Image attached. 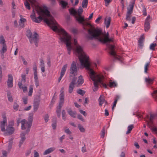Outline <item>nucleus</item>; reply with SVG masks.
I'll use <instances>...</instances> for the list:
<instances>
[{
    "label": "nucleus",
    "mask_w": 157,
    "mask_h": 157,
    "mask_svg": "<svg viewBox=\"0 0 157 157\" xmlns=\"http://www.w3.org/2000/svg\"><path fill=\"white\" fill-rule=\"evenodd\" d=\"M32 6L33 7H35V10L39 15L38 17H36L34 10L33 9L32 13L30 16L33 21L39 23L43 20L44 22L47 24L52 30L57 32L62 28L56 22L47 8L43 10L38 5V3Z\"/></svg>",
    "instance_id": "f257e3e1"
},
{
    "label": "nucleus",
    "mask_w": 157,
    "mask_h": 157,
    "mask_svg": "<svg viewBox=\"0 0 157 157\" xmlns=\"http://www.w3.org/2000/svg\"><path fill=\"white\" fill-rule=\"evenodd\" d=\"M88 33L89 35L87 36V37L89 40L96 39L100 42L104 44L113 41L112 39L109 38L108 33L106 34L105 38L104 39L102 38L101 36V35H103L102 31L98 29H94L93 30L88 29Z\"/></svg>",
    "instance_id": "f03ea898"
},
{
    "label": "nucleus",
    "mask_w": 157,
    "mask_h": 157,
    "mask_svg": "<svg viewBox=\"0 0 157 157\" xmlns=\"http://www.w3.org/2000/svg\"><path fill=\"white\" fill-rule=\"evenodd\" d=\"M90 67V64L83 67H86L89 71L90 77L94 82V84L95 88L93 89V91L94 92L97 90L98 87V83H99L101 86L102 85L104 88H107L106 84L104 83V81L103 80L104 77L103 75H100L95 73Z\"/></svg>",
    "instance_id": "7ed1b4c3"
},
{
    "label": "nucleus",
    "mask_w": 157,
    "mask_h": 157,
    "mask_svg": "<svg viewBox=\"0 0 157 157\" xmlns=\"http://www.w3.org/2000/svg\"><path fill=\"white\" fill-rule=\"evenodd\" d=\"M74 44L75 46L74 50L81 65L82 67H85L86 65L90 64L88 61L89 57L84 52L81 46L78 44L77 41L75 39H74Z\"/></svg>",
    "instance_id": "20e7f679"
},
{
    "label": "nucleus",
    "mask_w": 157,
    "mask_h": 157,
    "mask_svg": "<svg viewBox=\"0 0 157 157\" xmlns=\"http://www.w3.org/2000/svg\"><path fill=\"white\" fill-rule=\"evenodd\" d=\"M69 11L70 14L75 16L76 20L79 24L82 25L83 29L86 30L85 26L88 25L89 23L85 21L84 16H81L83 12V10L82 7L80 6L77 11L73 8L69 9Z\"/></svg>",
    "instance_id": "39448f33"
},
{
    "label": "nucleus",
    "mask_w": 157,
    "mask_h": 157,
    "mask_svg": "<svg viewBox=\"0 0 157 157\" xmlns=\"http://www.w3.org/2000/svg\"><path fill=\"white\" fill-rule=\"evenodd\" d=\"M59 34L62 35L60 36L59 39L60 42L65 43L66 46L68 51V54H70L71 51L73 49L71 45V36L69 35L67 33L63 28L59 29V30L57 32Z\"/></svg>",
    "instance_id": "423d86ee"
},
{
    "label": "nucleus",
    "mask_w": 157,
    "mask_h": 157,
    "mask_svg": "<svg viewBox=\"0 0 157 157\" xmlns=\"http://www.w3.org/2000/svg\"><path fill=\"white\" fill-rule=\"evenodd\" d=\"M109 48L110 51L109 52V54L111 56H112L115 59H118L119 61H121L122 57L117 55L116 54V52L115 51V46L112 44H109Z\"/></svg>",
    "instance_id": "0eeeda50"
},
{
    "label": "nucleus",
    "mask_w": 157,
    "mask_h": 157,
    "mask_svg": "<svg viewBox=\"0 0 157 157\" xmlns=\"http://www.w3.org/2000/svg\"><path fill=\"white\" fill-rule=\"evenodd\" d=\"M70 70V74L73 75L74 76L77 75L78 70L76 66V62L75 61H73L72 63L71 64Z\"/></svg>",
    "instance_id": "6e6552de"
},
{
    "label": "nucleus",
    "mask_w": 157,
    "mask_h": 157,
    "mask_svg": "<svg viewBox=\"0 0 157 157\" xmlns=\"http://www.w3.org/2000/svg\"><path fill=\"white\" fill-rule=\"evenodd\" d=\"M33 69L34 71V82L36 87H37L39 86V81L37 76V67L36 63H34Z\"/></svg>",
    "instance_id": "1a4fd4ad"
},
{
    "label": "nucleus",
    "mask_w": 157,
    "mask_h": 157,
    "mask_svg": "<svg viewBox=\"0 0 157 157\" xmlns=\"http://www.w3.org/2000/svg\"><path fill=\"white\" fill-rule=\"evenodd\" d=\"M150 21V16L148 15L145 20L144 24V31L145 32H147L150 29V26L149 22Z\"/></svg>",
    "instance_id": "9d476101"
},
{
    "label": "nucleus",
    "mask_w": 157,
    "mask_h": 157,
    "mask_svg": "<svg viewBox=\"0 0 157 157\" xmlns=\"http://www.w3.org/2000/svg\"><path fill=\"white\" fill-rule=\"evenodd\" d=\"M136 0H132V1L131 2L130 4L129 5V7H127V11L126 14H131L133 11V8L135 5Z\"/></svg>",
    "instance_id": "9b49d317"
},
{
    "label": "nucleus",
    "mask_w": 157,
    "mask_h": 157,
    "mask_svg": "<svg viewBox=\"0 0 157 157\" xmlns=\"http://www.w3.org/2000/svg\"><path fill=\"white\" fill-rule=\"evenodd\" d=\"M38 99H35L33 102V111L35 112L38 109L40 104V96H38Z\"/></svg>",
    "instance_id": "f8f14e48"
},
{
    "label": "nucleus",
    "mask_w": 157,
    "mask_h": 157,
    "mask_svg": "<svg viewBox=\"0 0 157 157\" xmlns=\"http://www.w3.org/2000/svg\"><path fill=\"white\" fill-rule=\"evenodd\" d=\"M6 131V134L7 135H10L14 133L15 131V128L13 127L10 126V125H7Z\"/></svg>",
    "instance_id": "ddd939ff"
},
{
    "label": "nucleus",
    "mask_w": 157,
    "mask_h": 157,
    "mask_svg": "<svg viewBox=\"0 0 157 157\" xmlns=\"http://www.w3.org/2000/svg\"><path fill=\"white\" fill-rule=\"evenodd\" d=\"M6 123V117H3V121L0 122V128L2 132H4L6 131L5 126Z\"/></svg>",
    "instance_id": "4468645a"
},
{
    "label": "nucleus",
    "mask_w": 157,
    "mask_h": 157,
    "mask_svg": "<svg viewBox=\"0 0 157 157\" xmlns=\"http://www.w3.org/2000/svg\"><path fill=\"white\" fill-rule=\"evenodd\" d=\"M39 36L38 34L36 32H34L33 37V42L35 43L36 47L38 46V43L39 41Z\"/></svg>",
    "instance_id": "2eb2a0df"
},
{
    "label": "nucleus",
    "mask_w": 157,
    "mask_h": 157,
    "mask_svg": "<svg viewBox=\"0 0 157 157\" xmlns=\"http://www.w3.org/2000/svg\"><path fill=\"white\" fill-rule=\"evenodd\" d=\"M26 36L28 38L31 44L33 43V34L30 30H28L27 32Z\"/></svg>",
    "instance_id": "dca6fc26"
},
{
    "label": "nucleus",
    "mask_w": 157,
    "mask_h": 157,
    "mask_svg": "<svg viewBox=\"0 0 157 157\" xmlns=\"http://www.w3.org/2000/svg\"><path fill=\"white\" fill-rule=\"evenodd\" d=\"M25 133L24 132L21 133L20 135L21 139L19 142V147H21L22 144H23L26 139L25 136Z\"/></svg>",
    "instance_id": "f3484780"
},
{
    "label": "nucleus",
    "mask_w": 157,
    "mask_h": 157,
    "mask_svg": "<svg viewBox=\"0 0 157 157\" xmlns=\"http://www.w3.org/2000/svg\"><path fill=\"white\" fill-rule=\"evenodd\" d=\"M156 116V115L155 114H150V118H149V116L148 115H147V117L149 119V122L147 121V124H151L150 126L151 127V125L153 124V121L152 120L153 119H154L155 117Z\"/></svg>",
    "instance_id": "a211bd4d"
},
{
    "label": "nucleus",
    "mask_w": 157,
    "mask_h": 157,
    "mask_svg": "<svg viewBox=\"0 0 157 157\" xmlns=\"http://www.w3.org/2000/svg\"><path fill=\"white\" fill-rule=\"evenodd\" d=\"M111 21V17H106L105 19L104 24L106 25L107 28L109 27Z\"/></svg>",
    "instance_id": "6ab92c4d"
},
{
    "label": "nucleus",
    "mask_w": 157,
    "mask_h": 157,
    "mask_svg": "<svg viewBox=\"0 0 157 157\" xmlns=\"http://www.w3.org/2000/svg\"><path fill=\"white\" fill-rule=\"evenodd\" d=\"M67 111L68 114L71 117L74 118L76 117V111H73L71 108L68 109Z\"/></svg>",
    "instance_id": "aec40b11"
},
{
    "label": "nucleus",
    "mask_w": 157,
    "mask_h": 157,
    "mask_svg": "<svg viewBox=\"0 0 157 157\" xmlns=\"http://www.w3.org/2000/svg\"><path fill=\"white\" fill-rule=\"evenodd\" d=\"M144 35L141 36L138 42V45L140 48L142 49L143 46V43L144 42Z\"/></svg>",
    "instance_id": "412c9836"
},
{
    "label": "nucleus",
    "mask_w": 157,
    "mask_h": 157,
    "mask_svg": "<svg viewBox=\"0 0 157 157\" xmlns=\"http://www.w3.org/2000/svg\"><path fill=\"white\" fill-rule=\"evenodd\" d=\"M18 86L20 89H23V92L24 93L26 92L27 91V87L26 86H25L24 87H23L22 86V82H18Z\"/></svg>",
    "instance_id": "4be33fe9"
},
{
    "label": "nucleus",
    "mask_w": 157,
    "mask_h": 157,
    "mask_svg": "<svg viewBox=\"0 0 157 157\" xmlns=\"http://www.w3.org/2000/svg\"><path fill=\"white\" fill-rule=\"evenodd\" d=\"M33 115L30 114L28 117V121L27 122V124L29 125H32V122L33 119Z\"/></svg>",
    "instance_id": "5701e85b"
},
{
    "label": "nucleus",
    "mask_w": 157,
    "mask_h": 157,
    "mask_svg": "<svg viewBox=\"0 0 157 157\" xmlns=\"http://www.w3.org/2000/svg\"><path fill=\"white\" fill-rule=\"evenodd\" d=\"M98 101L99 102V105L101 106L104 102L105 101L104 97L103 95H101L98 99Z\"/></svg>",
    "instance_id": "b1692460"
},
{
    "label": "nucleus",
    "mask_w": 157,
    "mask_h": 157,
    "mask_svg": "<svg viewBox=\"0 0 157 157\" xmlns=\"http://www.w3.org/2000/svg\"><path fill=\"white\" fill-rule=\"evenodd\" d=\"M55 149L54 147H51L46 150L43 153V155H45L48 154L53 151Z\"/></svg>",
    "instance_id": "393cba45"
},
{
    "label": "nucleus",
    "mask_w": 157,
    "mask_h": 157,
    "mask_svg": "<svg viewBox=\"0 0 157 157\" xmlns=\"http://www.w3.org/2000/svg\"><path fill=\"white\" fill-rule=\"evenodd\" d=\"M68 3L66 1L61 0L60 1V5L63 9H65Z\"/></svg>",
    "instance_id": "a878e982"
},
{
    "label": "nucleus",
    "mask_w": 157,
    "mask_h": 157,
    "mask_svg": "<svg viewBox=\"0 0 157 157\" xmlns=\"http://www.w3.org/2000/svg\"><path fill=\"white\" fill-rule=\"evenodd\" d=\"M78 79L77 82L78 85H81L84 82V79L82 75H80L78 77Z\"/></svg>",
    "instance_id": "bb28decb"
},
{
    "label": "nucleus",
    "mask_w": 157,
    "mask_h": 157,
    "mask_svg": "<svg viewBox=\"0 0 157 157\" xmlns=\"http://www.w3.org/2000/svg\"><path fill=\"white\" fill-rule=\"evenodd\" d=\"M12 140V139H11V140L9 141V143L8 144L7 151L9 152L12 149L13 145V142Z\"/></svg>",
    "instance_id": "cd10ccee"
},
{
    "label": "nucleus",
    "mask_w": 157,
    "mask_h": 157,
    "mask_svg": "<svg viewBox=\"0 0 157 157\" xmlns=\"http://www.w3.org/2000/svg\"><path fill=\"white\" fill-rule=\"evenodd\" d=\"M67 64H66L64 65L62 67V70L61 71L60 74H62L64 75L66 71L67 68Z\"/></svg>",
    "instance_id": "c85d7f7f"
},
{
    "label": "nucleus",
    "mask_w": 157,
    "mask_h": 157,
    "mask_svg": "<svg viewBox=\"0 0 157 157\" xmlns=\"http://www.w3.org/2000/svg\"><path fill=\"white\" fill-rule=\"evenodd\" d=\"M7 51V47L6 44L3 45L2 49L1 50L0 52L1 54L3 56H4V53L6 52Z\"/></svg>",
    "instance_id": "c756f323"
},
{
    "label": "nucleus",
    "mask_w": 157,
    "mask_h": 157,
    "mask_svg": "<svg viewBox=\"0 0 157 157\" xmlns=\"http://www.w3.org/2000/svg\"><path fill=\"white\" fill-rule=\"evenodd\" d=\"M134 128V125L133 124H131L128 127V130L126 132V134H128L130 133L132 129Z\"/></svg>",
    "instance_id": "7c9ffc66"
},
{
    "label": "nucleus",
    "mask_w": 157,
    "mask_h": 157,
    "mask_svg": "<svg viewBox=\"0 0 157 157\" xmlns=\"http://www.w3.org/2000/svg\"><path fill=\"white\" fill-rule=\"evenodd\" d=\"M7 96L9 101L12 102L13 101V98L11 93L9 92H7Z\"/></svg>",
    "instance_id": "2f4dec72"
},
{
    "label": "nucleus",
    "mask_w": 157,
    "mask_h": 157,
    "mask_svg": "<svg viewBox=\"0 0 157 157\" xmlns=\"http://www.w3.org/2000/svg\"><path fill=\"white\" fill-rule=\"evenodd\" d=\"M154 79H152L151 78H145V82L149 84H151L153 83V81Z\"/></svg>",
    "instance_id": "473e14b6"
},
{
    "label": "nucleus",
    "mask_w": 157,
    "mask_h": 157,
    "mask_svg": "<svg viewBox=\"0 0 157 157\" xmlns=\"http://www.w3.org/2000/svg\"><path fill=\"white\" fill-rule=\"evenodd\" d=\"M33 86L31 85L29 86V90L28 95L29 96H32L33 92Z\"/></svg>",
    "instance_id": "72a5a7b5"
},
{
    "label": "nucleus",
    "mask_w": 157,
    "mask_h": 157,
    "mask_svg": "<svg viewBox=\"0 0 157 157\" xmlns=\"http://www.w3.org/2000/svg\"><path fill=\"white\" fill-rule=\"evenodd\" d=\"M24 5L25 6L26 8L28 9L29 10L31 9V7L30 6V5L29 2L27 1L26 0L24 2Z\"/></svg>",
    "instance_id": "f704fd0d"
},
{
    "label": "nucleus",
    "mask_w": 157,
    "mask_h": 157,
    "mask_svg": "<svg viewBox=\"0 0 157 157\" xmlns=\"http://www.w3.org/2000/svg\"><path fill=\"white\" fill-rule=\"evenodd\" d=\"M5 40L4 39V38L3 36H0V42L1 44H2L3 45H4V44H6L5 43Z\"/></svg>",
    "instance_id": "c9c22d12"
},
{
    "label": "nucleus",
    "mask_w": 157,
    "mask_h": 157,
    "mask_svg": "<svg viewBox=\"0 0 157 157\" xmlns=\"http://www.w3.org/2000/svg\"><path fill=\"white\" fill-rule=\"evenodd\" d=\"M86 92L85 91L81 89H79L77 91V93L80 95L83 96L85 94Z\"/></svg>",
    "instance_id": "e433bc0d"
},
{
    "label": "nucleus",
    "mask_w": 157,
    "mask_h": 157,
    "mask_svg": "<svg viewBox=\"0 0 157 157\" xmlns=\"http://www.w3.org/2000/svg\"><path fill=\"white\" fill-rule=\"evenodd\" d=\"M62 116L63 119L65 121L66 117V112L64 110H62Z\"/></svg>",
    "instance_id": "4c0bfd02"
},
{
    "label": "nucleus",
    "mask_w": 157,
    "mask_h": 157,
    "mask_svg": "<svg viewBox=\"0 0 157 157\" xmlns=\"http://www.w3.org/2000/svg\"><path fill=\"white\" fill-rule=\"evenodd\" d=\"M7 86L8 88H12L13 86V81L7 80Z\"/></svg>",
    "instance_id": "58836bf2"
},
{
    "label": "nucleus",
    "mask_w": 157,
    "mask_h": 157,
    "mask_svg": "<svg viewBox=\"0 0 157 157\" xmlns=\"http://www.w3.org/2000/svg\"><path fill=\"white\" fill-rule=\"evenodd\" d=\"M75 87L74 85H72L70 84L69 87V92L70 93H71L73 91L74 88Z\"/></svg>",
    "instance_id": "ea45409f"
},
{
    "label": "nucleus",
    "mask_w": 157,
    "mask_h": 157,
    "mask_svg": "<svg viewBox=\"0 0 157 157\" xmlns=\"http://www.w3.org/2000/svg\"><path fill=\"white\" fill-rule=\"evenodd\" d=\"M157 46L156 43H152L151 44L150 46V49L153 51L155 50V48Z\"/></svg>",
    "instance_id": "a19ab883"
},
{
    "label": "nucleus",
    "mask_w": 157,
    "mask_h": 157,
    "mask_svg": "<svg viewBox=\"0 0 157 157\" xmlns=\"http://www.w3.org/2000/svg\"><path fill=\"white\" fill-rule=\"evenodd\" d=\"M78 127L81 132H85V128L81 125L80 124H78Z\"/></svg>",
    "instance_id": "79ce46f5"
},
{
    "label": "nucleus",
    "mask_w": 157,
    "mask_h": 157,
    "mask_svg": "<svg viewBox=\"0 0 157 157\" xmlns=\"http://www.w3.org/2000/svg\"><path fill=\"white\" fill-rule=\"evenodd\" d=\"M142 8H143V14L145 16H146L147 15V13L146 12V9L145 7V6L144 5H142Z\"/></svg>",
    "instance_id": "37998d69"
},
{
    "label": "nucleus",
    "mask_w": 157,
    "mask_h": 157,
    "mask_svg": "<svg viewBox=\"0 0 157 157\" xmlns=\"http://www.w3.org/2000/svg\"><path fill=\"white\" fill-rule=\"evenodd\" d=\"M150 65V62H147L145 65L144 67V72L146 73H147V71L148 70L147 67Z\"/></svg>",
    "instance_id": "c03bdc74"
},
{
    "label": "nucleus",
    "mask_w": 157,
    "mask_h": 157,
    "mask_svg": "<svg viewBox=\"0 0 157 157\" xmlns=\"http://www.w3.org/2000/svg\"><path fill=\"white\" fill-rule=\"evenodd\" d=\"M150 65V62H147L145 65L144 67V72L146 73H147V71L148 70L147 67Z\"/></svg>",
    "instance_id": "a18cd8bd"
},
{
    "label": "nucleus",
    "mask_w": 157,
    "mask_h": 157,
    "mask_svg": "<svg viewBox=\"0 0 157 157\" xmlns=\"http://www.w3.org/2000/svg\"><path fill=\"white\" fill-rule=\"evenodd\" d=\"M77 78L74 77L72 79L71 82L70 84L72 85H74L75 84L77 81Z\"/></svg>",
    "instance_id": "49530a36"
},
{
    "label": "nucleus",
    "mask_w": 157,
    "mask_h": 157,
    "mask_svg": "<svg viewBox=\"0 0 157 157\" xmlns=\"http://www.w3.org/2000/svg\"><path fill=\"white\" fill-rule=\"evenodd\" d=\"M19 105L16 102H15L13 106V108L14 110L17 111L18 110Z\"/></svg>",
    "instance_id": "de8ad7c7"
},
{
    "label": "nucleus",
    "mask_w": 157,
    "mask_h": 157,
    "mask_svg": "<svg viewBox=\"0 0 157 157\" xmlns=\"http://www.w3.org/2000/svg\"><path fill=\"white\" fill-rule=\"evenodd\" d=\"M88 2L82 1V7L83 8H86L87 6Z\"/></svg>",
    "instance_id": "09e8293b"
},
{
    "label": "nucleus",
    "mask_w": 157,
    "mask_h": 157,
    "mask_svg": "<svg viewBox=\"0 0 157 157\" xmlns=\"http://www.w3.org/2000/svg\"><path fill=\"white\" fill-rule=\"evenodd\" d=\"M49 117L48 114H46L44 117V119L45 122H48L49 120Z\"/></svg>",
    "instance_id": "8fccbe9b"
},
{
    "label": "nucleus",
    "mask_w": 157,
    "mask_h": 157,
    "mask_svg": "<svg viewBox=\"0 0 157 157\" xmlns=\"http://www.w3.org/2000/svg\"><path fill=\"white\" fill-rule=\"evenodd\" d=\"M117 86V84L114 82H110L109 83V86L110 87L116 86Z\"/></svg>",
    "instance_id": "3c124183"
},
{
    "label": "nucleus",
    "mask_w": 157,
    "mask_h": 157,
    "mask_svg": "<svg viewBox=\"0 0 157 157\" xmlns=\"http://www.w3.org/2000/svg\"><path fill=\"white\" fill-rule=\"evenodd\" d=\"M29 2L31 3L32 5H33L34 4H38L37 0H29Z\"/></svg>",
    "instance_id": "603ef678"
},
{
    "label": "nucleus",
    "mask_w": 157,
    "mask_h": 157,
    "mask_svg": "<svg viewBox=\"0 0 157 157\" xmlns=\"http://www.w3.org/2000/svg\"><path fill=\"white\" fill-rule=\"evenodd\" d=\"M105 6H107L112 1V0H104Z\"/></svg>",
    "instance_id": "864d4df0"
},
{
    "label": "nucleus",
    "mask_w": 157,
    "mask_h": 157,
    "mask_svg": "<svg viewBox=\"0 0 157 157\" xmlns=\"http://www.w3.org/2000/svg\"><path fill=\"white\" fill-rule=\"evenodd\" d=\"M22 78L21 81V82H25L26 81V75H21Z\"/></svg>",
    "instance_id": "5fc2aeb1"
},
{
    "label": "nucleus",
    "mask_w": 157,
    "mask_h": 157,
    "mask_svg": "<svg viewBox=\"0 0 157 157\" xmlns=\"http://www.w3.org/2000/svg\"><path fill=\"white\" fill-rule=\"evenodd\" d=\"M77 118L79 120H80L83 122H85V121L84 119L83 118L82 116L79 114L77 116Z\"/></svg>",
    "instance_id": "6e6d98bb"
},
{
    "label": "nucleus",
    "mask_w": 157,
    "mask_h": 157,
    "mask_svg": "<svg viewBox=\"0 0 157 157\" xmlns=\"http://www.w3.org/2000/svg\"><path fill=\"white\" fill-rule=\"evenodd\" d=\"M21 58L22 61L24 64L25 65H27L28 64L27 62L25 60L24 58L22 56H20Z\"/></svg>",
    "instance_id": "4d7b16f0"
},
{
    "label": "nucleus",
    "mask_w": 157,
    "mask_h": 157,
    "mask_svg": "<svg viewBox=\"0 0 157 157\" xmlns=\"http://www.w3.org/2000/svg\"><path fill=\"white\" fill-rule=\"evenodd\" d=\"M105 127H104L103 128L101 131V137L103 138H104V136L105 135Z\"/></svg>",
    "instance_id": "13d9d810"
},
{
    "label": "nucleus",
    "mask_w": 157,
    "mask_h": 157,
    "mask_svg": "<svg viewBox=\"0 0 157 157\" xmlns=\"http://www.w3.org/2000/svg\"><path fill=\"white\" fill-rule=\"evenodd\" d=\"M22 99L25 105L28 103V98L27 97H24L22 98Z\"/></svg>",
    "instance_id": "bf43d9fd"
},
{
    "label": "nucleus",
    "mask_w": 157,
    "mask_h": 157,
    "mask_svg": "<svg viewBox=\"0 0 157 157\" xmlns=\"http://www.w3.org/2000/svg\"><path fill=\"white\" fill-rule=\"evenodd\" d=\"M79 112L80 113H81L83 115L85 116V117H86V116H87V113H86V112H85V111L81 109H79Z\"/></svg>",
    "instance_id": "052dcab7"
},
{
    "label": "nucleus",
    "mask_w": 157,
    "mask_h": 157,
    "mask_svg": "<svg viewBox=\"0 0 157 157\" xmlns=\"http://www.w3.org/2000/svg\"><path fill=\"white\" fill-rule=\"evenodd\" d=\"M65 132L67 134L71 135V132L69 128H67L64 130Z\"/></svg>",
    "instance_id": "680f3d73"
},
{
    "label": "nucleus",
    "mask_w": 157,
    "mask_h": 157,
    "mask_svg": "<svg viewBox=\"0 0 157 157\" xmlns=\"http://www.w3.org/2000/svg\"><path fill=\"white\" fill-rule=\"evenodd\" d=\"M31 126H32L31 125H27V128L25 131V134L26 133L28 134L29 133L30 131V128Z\"/></svg>",
    "instance_id": "e2e57ef3"
},
{
    "label": "nucleus",
    "mask_w": 157,
    "mask_h": 157,
    "mask_svg": "<svg viewBox=\"0 0 157 157\" xmlns=\"http://www.w3.org/2000/svg\"><path fill=\"white\" fill-rule=\"evenodd\" d=\"M20 22H19L20 25H21V24H22L23 23L25 22L26 21V20L25 18L21 17V18L20 19Z\"/></svg>",
    "instance_id": "0e129e2a"
},
{
    "label": "nucleus",
    "mask_w": 157,
    "mask_h": 157,
    "mask_svg": "<svg viewBox=\"0 0 157 157\" xmlns=\"http://www.w3.org/2000/svg\"><path fill=\"white\" fill-rule=\"evenodd\" d=\"M130 14H126V20L127 21H130L131 19H130Z\"/></svg>",
    "instance_id": "69168bd1"
},
{
    "label": "nucleus",
    "mask_w": 157,
    "mask_h": 157,
    "mask_svg": "<svg viewBox=\"0 0 157 157\" xmlns=\"http://www.w3.org/2000/svg\"><path fill=\"white\" fill-rule=\"evenodd\" d=\"M34 157H39V155L38 152L36 151V150L34 151Z\"/></svg>",
    "instance_id": "338daca9"
},
{
    "label": "nucleus",
    "mask_w": 157,
    "mask_h": 157,
    "mask_svg": "<svg viewBox=\"0 0 157 157\" xmlns=\"http://www.w3.org/2000/svg\"><path fill=\"white\" fill-rule=\"evenodd\" d=\"M14 124V121L13 120H11L10 122H9V124L8 125H10V126L13 127Z\"/></svg>",
    "instance_id": "774afa93"
}]
</instances>
